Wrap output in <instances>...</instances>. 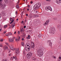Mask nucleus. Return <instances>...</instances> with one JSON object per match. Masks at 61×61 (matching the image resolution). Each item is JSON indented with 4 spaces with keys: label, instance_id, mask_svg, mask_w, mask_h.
Segmentation results:
<instances>
[{
    "label": "nucleus",
    "instance_id": "obj_38",
    "mask_svg": "<svg viewBox=\"0 0 61 61\" xmlns=\"http://www.w3.org/2000/svg\"><path fill=\"white\" fill-rule=\"evenodd\" d=\"M0 47H2V46H3V45L2 44H0Z\"/></svg>",
    "mask_w": 61,
    "mask_h": 61
},
{
    "label": "nucleus",
    "instance_id": "obj_57",
    "mask_svg": "<svg viewBox=\"0 0 61 61\" xmlns=\"http://www.w3.org/2000/svg\"><path fill=\"white\" fill-rule=\"evenodd\" d=\"M21 24L23 23V21H22L21 22Z\"/></svg>",
    "mask_w": 61,
    "mask_h": 61
},
{
    "label": "nucleus",
    "instance_id": "obj_13",
    "mask_svg": "<svg viewBox=\"0 0 61 61\" xmlns=\"http://www.w3.org/2000/svg\"><path fill=\"white\" fill-rule=\"evenodd\" d=\"M9 47L12 50H15V49H14L13 47L11 45L10 46H9Z\"/></svg>",
    "mask_w": 61,
    "mask_h": 61
},
{
    "label": "nucleus",
    "instance_id": "obj_27",
    "mask_svg": "<svg viewBox=\"0 0 61 61\" xmlns=\"http://www.w3.org/2000/svg\"><path fill=\"white\" fill-rule=\"evenodd\" d=\"M7 27V25H5L4 26V28H6V27Z\"/></svg>",
    "mask_w": 61,
    "mask_h": 61
},
{
    "label": "nucleus",
    "instance_id": "obj_63",
    "mask_svg": "<svg viewBox=\"0 0 61 61\" xmlns=\"http://www.w3.org/2000/svg\"><path fill=\"white\" fill-rule=\"evenodd\" d=\"M25 8H24L23 9V10H25Z\"/></svg>",
    "mask_w": 61,
    "mask_h": 61
},
{
    "label": "nucleus",
    "instance_id": "obj_42",
    "mask_svg": "<svg viewBox=\"0 0 61 61\" xmlns=\"http://www.w3.org/2000/svg\"><path fill=\"white\" fill-rule=\"evenodd\" d=\"M46 1H48V2H50V1H51V0H46Z\"/></svg>",
    "mask_w": 61,
    "mask_h": 61
},
{
    "label": "nucleus",
    "instance_id": "obj_49",
    "mask_svg": "<svg viewBox=\"0 0 61 61\" xmlns=\"http://www.w3.org/2000/svg\"><path fill=\"white\" fill-rule=\"evenodd\" d=\"M24 28H26V26H24Z\"/></svg>",
    "mask_w": 61,
    "mask_h": 61
},
{
    "label": "nucleus",
    "instance_id": "obj_58",
    "mask_svg": "<svg viewBox=\"0 0 61 61\" xmlns=\"http://www.w3.org/2000/svg\"><path fill=\"white\" fill-rule=\"evenodd\" d=\"M1 17V14L0 13V18Z\"/></svg>",
    "mask_w": 61,
    "mask_h": 61
},
{
    "label": "nucleus",
    "instance_id": "obj_29",
    "mask_svg": "<svg viewBox=\"0 0 61 61\" xmlns=\"http://www.w3.org/2000/svg\"><path fill=\"white\" fill-rule=\"evenodd\" d=\"M3 40H4V39H1L0 40V41H1V42H3Z\"/></svg>",
    "mask_w": 61,
    "mask_h": 61
},
{
    "label": "nucleus",
    "instance_id": "obj_62",
    "mask_svg": "<svg viewBox=\"0 0 61 61\" xmlns=\"http://www.w3.org/2000/svg\"><path fill=\"white\" fill-rule=\"evenodd\" d=\"M23 36L24 37H25V36H24L23 35V36Z\"/></svg>",
    "mask_w": 61,
    "mask_h": 61
},
{
    "label": "nucleus",
    "instance_id": "obj_43",
    "mask_svg": "<svg viewBox=\"0 0 61 61\" xmlns=\"http://www.w3.org/2000/svg\"><path fill=\"white\" fill-rule=\"evenodd\" d=\"M21 18H22V19L23 18V16L22 15H21Z\"/></svg>",
    "mask_w": 61,
    "mask_h": 61
},
{
    "label": "nucleus",
    "instance_id": "obj_39",
    "mask_svg": "<svg viewBox=\"0 0 61 61\" xmlns=\"http://www.w3.org/2000/svg\"><path fill=\"white\" fill-rule=\"evenodd\" d=\"M15 13L16 15H17V11H16L15 12Z\"/></svg>",
    "mask_w": 61,
    "mask_h": 61
},
{
    "label": "nucleus",
    "instance_id": "obj_59",
    "mask_svg": "<svg viewBox=\"0 0 61 61\" xmlns=\"http://www.w3.org/2000/svg\"><path fill=\"white\" fill-rule=\"evenodd\" d=\"M14 34H16V31H15V33H14Z\"/></svg>",
    "mask_w": 61,
    "mask_h": 61
},
{
    "label": "nucleus",
    "instance_id": "obj_54",
    "mask_svg": "<svg viewBox=\"0 0 61 61\" xmlns=\"http://www.w3.org/2000/svg\"><path fill=\"white\" fill-rule=\"evenodd\" d=\"M38 12V11H36L35 12H36V13H37Z\"/></svg>",
    "mask_w": 61,
    "mask_h": 61
},
{
    "label": "nucleus",
    "instance_id": "obj_45",
    "mask_svg": "<svg viewBox=\"0 0 61 61\" xmlns=\"http://www.w3.org/2000/svg\"><path fill=\"white\" fill-rule=\"evenodd\" d=\"M15 41L16 42H17V38H16V39H15Z\"/></svg>",
    "mask_w": 61,
    "mask_h": 61
},
{
    "label": "nucleus",
    "instance_id": "obj_60",
    "mask_svg": "<svg viewBox=\"0 0 61 61\" xmlns=\"http://www.w3.org/2000/svg\"><path fill=\"white\" fill-rule=\"evenodd\" d=\"M16 20L17 21H18V19H16Z\"/></svg>",
    "mask_w": 61,
    "mask_h": 61
},
{
    "label": "nucleus",
    "instance_id": "obj_18",
    "mask_svg": "<svg viewBox=\"0 0 61 61\" xmlns=\"http://www.w3.org/2000/svg\"><path fill=\"white\" fill-rule=\"evenodd\" d=\"M10 20L11 21H12L10 23V24H11L12 23H13V22H14V20H13V19H12V18H10Z\"/></svg>",
    "mask_w": 61,
    "mask_h": 61
},
{
    "label": "nucleus",
    "instance_id": "obj_19",
    "mask_svg": "<svg viewBox=\"0 0 61 61\" xmlns=\"http://www.w3.org/2000/svg\"><path fill=\"white\" fill-rule=\"evenodd\" d=\"M26 39H30V35H28V36L27 37Z\"/></svg>",
    "mask_w": 61,
    "mask_h": 61
},
{
    "label": "nucleus",
    "instance_id": "obj_52",
    "mask_svg": "<svg viewBox=\"0 0 61 61\" xmlns=\"http://www.w3.org/2000/svg\"><path fill=\"white\" fill-rule=\"evenodd\" d=\"M22 41H23L24 40V39L23 38H22Z\"/></svg>",
    "mask_w": 61,
    "mask_h": 61
},
{
    "label": "nucleus",
    "instance_id": "obj_34",
    "mask_svg": "<svg viewBox=\"0 0 61 61\" xmlns=\"http://www.w3.org/2000/svg\"><path fill=\"white\" fill-rule=\"evenodd\" d=\"M18 34H19V35H20V32L18 31Z\"/></svg>",
    "mask_w": 61,
    "mask_h": 61
},
{
    "label": "nucleus",
    "instance_id": "obj_36",
    "mask_svg": "<svg viewBox=\"0 0 61 61\" xmlns=\"http://www.w3.org/2000/svg\"><path fill=\"white\" fill-rule=\"evenodd\" d=\"M14 59H15V60H16L17 61L18 60V59H17V58H15Z\"/></svg>",
    "mask_w": 61,
    "mask_h": 61
},
{
    "label": "nucleus",
    "instance_id": "obj_64",
    "mask_svg": "<svg viewBox=\"0 0 61 61\" xmlns=\"http://www.w3.org/2000/svg\"><path fill=\"white\" fill-rule=\"evenodd\" d=\"M5 19L4 20V21H5Z\"/></svg>",
    "mask_w": 61,
    "mask_h": 61
},
{
    "label": "nucleus",
    "instance_id": "obj_21",
    "mask_svg": "<svg viewBox=\"0 0 61 61\" xmlns=\"http://www.w3.org/2000/svg\"><path fill=\"white\" fill-rule=\"evenodd\" d=\"M20 31L21 32H24V28H22L21 29H20Z\"/></svg>",
    "mask_w": 61,
    "mask_h": 61
},
{
    "label": "nucleus",
    "instance_id": "obj_33",
    "mask_svg": "<svg viewBox=\"0 0 61 61\" xmlns=\"http://www.w3.org/2000/svg\"><path fill=\"white\" fill-rule=\"evenodd\" d=\"M5 36H9V34H5Z\"/></svg>",
    "mask_w": 61,
    "mask_h": 61
},
{
    "label": "nucleus",
    "instance_id": "obj_1",
    "mask_svg": "<svg viewBox=\"0 0 61 61\" xmlns=\"http://www.w3.org/2000/svg\"><path fill=\"white\" fill-rule=\"evenodd\" d=\"M37 54L40 57H41L42 56H43L44 54V52H43V50L41 48L39 49L37 51Z\"/></svg>",
    "mask_w": 61,
    "mask_h": 61
},
{
    "label": "nucleus",
    "instance_id": "obj_16",
    "mask_svg": "<svg viewBox=\"0 0 61 61\" xmlns=\"http://www.w3.org/2000/svg\"><path fill=\"white\" fill-rule=\"evenodd\" d=\"M50 29L52 31H54L55 30V28L54 27H52L50 28Z\"/></svg>",
    "mask_w": 61,
    "mask_h": 61
},
{
    "label": "nucleus",
    "instance_id": "obj_15",
    "mask_svg": "<svg viewBox=\"0 0 61 61\" xmlns=\"http://www.w3.org/2000/svg\"><path fill=\"white\" fill-rule=\"evenodd\" d=\"M15 22H13L12 24V28H13L15 26Z\"/></svg>",
    "mask_w": 61,
    "mask_h": 61
},
{
    "label": "nucleus",
    "instance_id": "obj_51",
    "mask_svg": "<svg viewBox=\"0 0 61 61\" xmlns=\"http://www.w3.org/2000/svg\"><path fill=\"white\" fill-rule=\"evenodd\" d=\"M38 36L39 37H41V35H39Z\"/></svg>",
    "mask_w": 61,
    "mask_h": 61
},
{
    "label": "nucleus",
    "instance_id": "obj_35",
    "mask_svg": "<svg viewBox=\"0 0 61 61\" xmlns=\"http://www.w3.org/2000/svg\"><path fill=\"white\" fill-rule=\"evenodd\" d=\"M5 44H6V45H7V46H8V43H7V42H5Z\"/></svg>",
    "mask_w": 61,
    "mask_h": 61
},
{
    "label": "nucleus",
    "instance_id": "obj_32",
    "mask_svg": "<svg viewBox=\"0 0 61 61\" xmlns=\"http://www.w3.org/2000/svg\"><path fill=\"white\" fill-rule=\"evenodd\" d=\"M8 56H11V54L10 53V54H9L8 55Z\"/></svg>",
    "mask_w": 61,
    "mask_h": 61
},
{
    "label": "nucleus",
    "instance_id": "obj_41",
    "mask_svg": "<svg viewBox=\"0 0 61 61\" xmlns=\"http://www.w3.org/2000/svg\"><path fill=\"white\" fill-rule=\"evenodd\" d=\"M19 0H18V2L17 3V5L18 4H19Z\"/></svg>",
    "mask_w": 61,
    "mask_h": 61
},
{
    "label": "nucleus",
    "instance_id": "obj_6",
    "mask_svg": "<svg viewBox=\"0 0 61 61\" xmlns=\"http://www.w3.org/2000/svg\"><path fill=\"white\" fill-rule=\"evenodd\" d=\"M15 53L16 55H19V49L18 48L16 49V50L15 52Z\"/></svg>",
    "mask_w": 61,
    "mask_h": 61
},
{
    "label": "nucleus",
    "instance_id": "obj_22",
    "mask_svg": "<svg viewBox=\"0 0 61 61\" xmlns=\"http://www.w3.org/2000/svg\"><path fill=\"white\" fill-rule=\"evenodd\" d=\"M32 59L34 60H36V58L35 57H33L32 58Z\"/></svg>",
    "mask_w": 61,
    "mask_h": 61
},
{
    "label": "nucleus",
    "instance_id": "obj_28",
    "mask_svg": "<svg viewBox=\"0 0 61 61\" xmlns=\"http://www.w3.org/2000/svg\"><path fill=\"white\" fill-rule=\"evenodd\" d=\"M5 1L6 3H7L8 2V0H5Z\"/></svg>",
    "mask_w": 61,
    "mask_h": 61
},
{
    "label": "nucleus",
    "instance_id": "obj_56",
    "mask_svg": "<svg viewBox=\"0 0 61 61\" xmlns=\"http://www.w3.org/2000/svg\"><path fill=\"white\" fill-rule=\"evenodd\" d=\"M25 23H26V19H25Z\"/></svg>",
    "mask_w": 61,
    "mask_h": 61
},
{
    "label": "nucleus",
    "instance_id": "obj_47",
    "mask_svg": "<svg viewBox=\"0 0 61 61\" xmlns=\"http://www.w3.org/2000/svg\"><path fill=\"white\" fill-rule=\"evenodd\" d=\"M59 59H61V56H60L59 57Z\"/></svg>",
    "mask_w": 61,
    "mask_h": 61
},
{
    "label": "nucleus",
    "instance_id": "obj_12",
    "mask_svg": "<svg viewBox=\"0 0 61 61\" xmlns=\"http://www.w3.org/2000/svg\"><path fill=\"white\" fill-rule=\"evenodd\" d=\"M56 3L58 4H59L61 3V0H56Z\"/></svg>",
    "mask_w": 61,
    "mask_h": 61
},
{
    "label": "nucleus",
    "instance_id": "obj_46",
    "mask_svg": "<svg viewBox=\"0 0 61 61\" xmlns=\"http://www.w3.org/2000/svg\"><path fill=\"white\" fill-rule=\"evenodd\" d=\"M13 59V57H11L10 58L11 60H12Z\"/></svg>",
    "mask_w": 61,
    "mask_h": 61
},
{
    "label": "nucleus",
    "instance_id": "obj_50",
    "mask_svg": "<svg viewBox=\"0 0 61 61\" xmlns=\"http://www.w3.org/2000/svg\"><path fill=\"white\" fill-rule=\"evenodd\" d=\"M9 53H10V52H11V50H9Z\"/></svg>",
    "mask_w": 61,
    "mask_h": 61
},
{
    "label": "nucleus",
    "instance_id": "obj_44",
    "mask_svg": "<svg viewBox=\"0 0 61 61\" xmlns=\"http://www.w3.org/2000/svg\"><path fill=\"white\" fill-rule=\"evenodd\" d=\"M30 4H33V1H30Z\"/></svg>",
    "mask_w": 61,
    "mask_h": 61
},
{
    "label": "nucleus",
    "instance_id": "obj_31",
    "mask_svg": "<svg viewBox=\"0 0 61 61\" xmlns=\"http://www.w3.org/2000/svg\"><path fill=\"white\" fill-rule=\"evenodd\" d=\"M18 41H19V40H20V36L18 37Z\"/></svg>",
    "mask_w": 61,
    "mask_h": 61
},
{
    "label": "nucleus",
    "instance_id": "obj_48",
    "mask_svg": "<svg viewBox=\"0 0 61 61\" xmlns=\"http://www.w3.org/2000/svg\"><path fill=\"white\" fill-rule=\"evenodd\" d=\"M26 16H28V14H26Z\"/></svg>",
    "mask_w": 61,
    "mask_h": 61
},
{
    "label": "nucleus",
    "instance_id": "obj_5",
    "mask_svg": "<svg viewBox=\"0 0 61 61\" xmlns=\"http://www.w3.org/2000/svg\"><path fill=\"white\" fill-rule=\"evenodd\" d=\"M3 3V0H0V5L1 7L4 8L5 7V3H4L3 4L2 3Z\"/></svg>",
    "mask_w": 61,
    "mask_h": 61
},
{
    "label": "nucleus",
    "instance_id": "obj_23",
    "mask_svg": "<svg viewBox=\"0 0 61 61\" xmlns=\"http://www.w3.org/2000/svg\"><path fill=\"white\" fill-rule=\"evenodd\" d=\"M21 45L23 46H24V43L23 42H21Z\"/></svg>",
    "mask_w": 61,
    "mask_h": 61
},
{
    "label": "nucleus",
    "instance_id": "obj_61",
    "mask_svg": "<svg viewBox=\"0 0 61 61\" xmlns=\"http://www.w3.org/2000/svg\"><path fill=\"white\" fill-rule=\"evenodd\" d=\"M2 30V29H0V31H1Z\"/></svg>",
    "mask_w": 61,
    "mask_h": 61
},
{
    "label": "nucleus",
    "instance_id": "obj_14",
    "mask_svg": "<svg viewBox=\"0 0 61 61\" xmlns=\"http://www.w3.org/2000/svg\"><path fill=\"white\" fill-rule=\"evenodd\" d=\"M33 17H38L39 16L38 15H36L35 14H33L32 16Z\"/></svg>",
    "mask_w": 61,
    "mask_h": 61
},
{
    "label": "nucleus",
    "instance_id": "obj_55",
    "mask_svg": "<svg viewBox=\"0 0 61 61\" xmlns=\"http://www.w3.org/2000/svg\"><path fill=\"white\" fill-rule=\"evenodd\" d=\"M30 5H28V7H29V8L30 7Z\"/></svg>",
    "mask_w": 61,
    "mask_h": 61
},
{
    "label": "nucleus",
    "instance_id": "obj_8",
    "mask_svg": "<svg viewBox=\"0 0 61 61\" xmlns=\"http://www.w3.org/2000/svg\"><path fill=\"white\" fill-rule=\"evenodd\" d=\"M47 43L49 44V46H50L52 47V42H51V41L50 40H48L47 41Z\"/></svg>",
    "mask_w": 61,
    "mask_h": 61
},
{
    "label": "nucleus",
    "instance_id": "obj_24",
    "mask_svg": "<svg viewBox=\"0 0 61 61\" xmlns=\"http://www.w3.org/2000/svg\"><path fill=\"white\" fill-rule=\"evenodd\" d=\"M9 35L10 36H11L12 35V33L11 32H9Z\"/></svg>",
    "mask_w": 61,
    "mask_h": 61
},
{
    "label": "nucleus",
    "instance_id": "obj_37",
    "mask_svg": "<svg viewBox=\"0 0 61 61\" xmlns=\"http://www.w3.org/2000/svg\"><path fill=\"white\" fill-rule=\"evenodd\" d=\"M2 61H7V60H2Z\"/></svg>",
    "mask_w": 61,
    "mask_h": 61
},
{
    "label": "nucleus",
    "instance_id": "obj_26",
    "mask_svg": "<svg viewBox=\"0 0 61 61\" xmlns=\"http://www.w3.org/2000/svg\"><path fill=\"white\" fill-rule=\"evenodd\" d=\"M52 58H54L55 59H56V56H52Z\"/></svg>",
    "mask_w": 61,
    "mask_h": 61
},
{
    "label": "nucleus",
    "instance_id": "obj_17",
    "mask_svg": "<svg viewBox=\"0 0 61 61\" xmlns=\"http://www.w3.org/2000/svg\"><path fill=\"white\" fill-rule=\"evenodd\" d=\"M4 50H6V49H8V47H6V46H4Z\"/></svg>",
    "mask_w": 61,
    "mask_h": 61
},
{
    "label": "nucleus",
    "instance_id": "obj_25",
    "mask_svg": "<svg viewBox=\"0 0 61 61\" xmlns=\"http://www.w3.org/2000/svg\"><path fill=\"white\" fill-rule=\"evenodd\" d=\"M16 8H19V6L18 5H17L16 6Z\"/></svg>",
    "mask_w": 61,
    "mask_h": 61
},
{
    "label": "nucleus",
    "instance_id": "obj_30",
    "mask_svg": "<svg viewBox=\"0 0 61 61\" xmlns=\"http://www.w3.org/2000/svg\"><path fill=\"white\" fill-rule=\"evenodd\" d=\"M13 58L14 59L15 58H17V57H16V56H14L13 57Z\"/></svg>",
    "mask_w": 61,
    "mask_h": 61
},
{
    "label": "nucleus",
    "instance_id": "obj_11",
    "mask_svg": "<svg viewBox=\"0 0 61 61\" xmlns=\"http://www.w3.org/2000/svg\"><path fill=\"white\" fill-rule=\"evenodd\" d=\"M9 41L10 42H13L14 41V39L13 38H10Z\"/></svg>",
    "mask_w": 61,
    "mask_h": 61
},
{
    "label": "nucleus",
    "instance_id": "obj_9",
    "mask_svg": "<svg viewBox=\"0 0 61 61\" xmlns=\"http://www.w3.org/2000/svg\"><path fill=\"white\" fill-rule=\"evenodd\" d=\"M50 22V21H49V20H48L46 21V22L45 23H44L43 24L44 25L46 26V25H48V23Z\"/></svg>",
    "mask_w": 61,
    "mask_h": 61
},
{
    "label": "nucleus",
    "instance_id": "obj_20",
    "mask_svg": "<svg viewBox=\"0 0 61 61\" xmlns=\"http://www.w3.org/2000/svg\"><path fill=\"white\" fill-rule=\"evenodd\" d=\"M1 13L3 15H5V12L3 11H2L1 12Z\"/></svg>",
    "mask_w": 61,
    "mask_h": 61
},
{
    "label": "nucleus",
    "instance_id": "obj_53",
    "mask_svg": "<svg viewBox=\"0 0 61 61\" xmlns=\"http://www.w3.org/2000/svg\"><path fill=\"white\" fill-rule=\"evenodd\" d=\"M27 10L28 11H29V8H28L27 9Z\"/></svg>",
    "mask_w": 61,
    "mask_h": 61
},
{
    "label": "nucleus",
    "instance_id": "obj_4",
    "mask_svg": "<svg viewBox=\"0 0 61 61\" xmlns=\"http://www.w3.org/2000/svg\"><path fill=\"white\" fill-rule=\"evenodd\" d=\"M32 53L30 52H29L28 54H27L26 56L27 59H30V58H31L32 57Z\"/></svg>",
    "mask_w": 61,
    "mask_h": 61
},
{
    "label": "nucleus",
    "instance_id": "obj_10",
    "mask_svg": "<svg viewBox=\"0 0 61 61\" xmlns=\"http://www.w3.org/2000/svg\"><path fill=\"white\" fill-rule=\"evenodd\" d=\"M31 46L32 48H34L35 47V45L33 42H31Z\"/></svg>",
    "mask_w": 61,
    "mask_h": 61
},
{
    "label": "nucleus",
    "instance_id": "obj_3",
    "mask_svg": "<svg viewBox=\"0 0 61 61\" xmlns=\"http://www.w3.org/2000/svg\"><path fill=\"white\" fill-rule=\"evenodd\" d=\"M29 45H30V44L29 43H26L25 45V50H26V51H29L30 50V49H31V46H29ZM29 46V47L27 48V46Z\"/></svg>",
    "mask_w": 61,
    "mask_h": 61
},
{
    "label": "nucleus",
    "instance_id": "obj_7",
    "mask_svg": "<svg viewBox=\"0 0 61 61\" xmlns=\"http://www.w3.org/2000/svg\"><path fill=\"white\" fill-rule=\"evenodd\" d=\"M45 9L46 10H50V11H51L52 10V8L51 7H46L45 8Z\"/></svg>",
    "mask_w": 61,
    "mask_h": 61
},
{
    "label": "nucleus",
    "instance_id": "obj_40",
    "mask_svg": "<svg viewBox=\"0 0 61 61\" xmlns=\"http://www.w3.org/2000/svg\"><path fill=\"white\" fill-rule=\"evenodd\" d=\"M6 30H5L4 31V34H5V33H6Z\"/></svg>",
    "mask_w": 61,
    "mask_h": 61
},
{
    "label": "nucleus",
    "instance_id": "obj_2",
    "mask_svg": "<svg viewBox=\"0 0 61 61\" xmlns=\"http://www.w3.org/2000/svg\"><path fill=\"white\" fill-rule=\"evenodd\" d=\"M41 6V3H38L35 4L34 6V9H38L39 8V7H40Z\"/></svg>",
    "mask_w": 61,
    "mask_h": 61
}]
</instances>
